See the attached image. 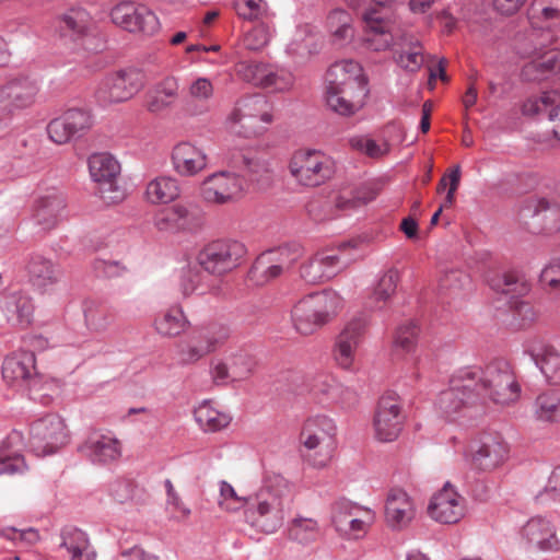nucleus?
<instances>
[{"label": "nucleus", "instance_id": "f257e3e1", "mask_svg": "<svg viewBox=\"0 0 560 560\" xmlns=\"http://www.w3.org/2000/svg\"><path fill=\"white\" fill-rule=\"evenodd\" d=\"M291 502L292 485L279 474L269 475L255 502L245 509V521L262 533H275L282 526Z\"/></svg>", "mask_w": 560, "mask_h": 560}, {"label": "nucleus", "instance_id": "f03ea898", "mask_svg": "<svg viewBox=\"0 0 560 560\" xmlns=\"http://www.w3.org/2000/svg\"><path fill=\"white\" fill-rule=\"evenodd\" d=\"M273 122V107L262 94L240 97L226 117L229 128L245 138L265 133Z\"/></svg>", "mask_w": 560, "mask_h": 560}, {"label": "nucleus", "instance_id": "7ed1b4c3", "mask_svg": "<svg viewBox=\"0 0 560 560\" xmlns=\"http://www.w3.org/2000/svg\"><path fill=\"white\" fill-rule=\"evenodd\" d=\"M343 307L342 298L335 291L313 293L301 299L292 308L295 329L310 335L326 325Z\"/></svg>", "mask_w": 560, "mask_h": 560}, {"label": "nucleus", "instance_id": "20e7f679", "mask_svg": "<svg viewBox=\"0 0 560 560\" xmlns=\"http://www.w3.org/2000/svg\"><path fill=\"white\" fill-rule=\"evenodd\" d=\"M468 369L478 371L472 388L479 399L488 397L498 405H510L518 399L521 387L506 360L495 359L483 370L470 366Z\"/></svg>", "mask_w": 560, "mask_h": 560}, {"label": "nucleus", "instance_id": "39448f33", "mask_svg": "<svg viewBox=\"0 0 560 560\" xmlns=\"http://www.w3.org/2000/svg\"><path fill=\"white\" fill-rule=\"evenodd\" d=\"M336 424L326 416L307 419L300 434V442L307 453L303 457L313 467H325L335 448Z\"/></svg>", "mask_w": 560, "mask_h": 560}, {"label": "nucleus", "instance_id": "423d86ee", "mask_svg": "<svg viewBox=\"0 0 560 560\" xmlns=\"http://www.w3.org/2000/svg\"><path fill=\"white\" fill-rule=\"evenodd\" d=\"M477 370L460 369L452 375L447 389L440 393L436 407L441 415L454 420L479 400L472 386L476 385Z\"/></svg>", "mask_w": 560, "mask_h": 560}, {"label": "nucleus", "instance_id": "0eeeda50", "mask_svg": "<svg viewBox=\"0 0 560 560\" xmlns=\"http://www.w3.org/2000/svg\"><path fill=\"white\" fill-rule=\"evenodd\" d=\"M491 288L497 292L510 295L509 304L512 313V325L516 328H525L534 324L538 313L534 306L521 296L529 292L527 281L516 272H505L497 279L491 280Z\"/></svg>", "mask_w": 560, "mask_h": 560}, {"label": "nucleus", "instance_id": "6e6552de", "mask_svg": "<svg viewBox=\"0 0 560 560\" xmlns=\"http://www.w3.org/2000/svg\"><path fill=\"white\" fill-rule=\"evenodd\" d=\"M145 83L147 75L142 70L126 68L103 78L95 91V97L104 105L127 102L138 94Z\"/></svg>", "mask_w": 560, "mask_h": 560}, {"label": "nucleus", "instance_id": "1a4fd4ad", "mask_svg": "<svg viewBox=\"0 0 560 560\" xmlns=\"http://www.w3.org/2000/svg\"><path fill=\"white\" fill-rule=\"evenodd\" d=\"M289 170L298 183L315 187L334 175L335 163L319 150H299L292 155Z\"/></svg>", "mask_w": 560, "mask_h": 560}, {"label": "nucleus", "instance_id": "9d476101", "mask_svg": "<svg viewBox=\"0 0 560 560\" xmlns=\"http://www.w3.org/2000/svg\"><path fill=\"white\" fill-rule=\"evenodd\" d=\"M246 255L243 243L218 240L206 245L198 254L200 267L208 273L223 276L237 268Z\"/></svg>", "mask_w": 560, "mask_h": 560}, {"label": "nucleus", "instance_id": "9b49d317", "mask_svg": "<svg viewBox=\"0 0 560 560\" xmlns=\"http://www.w3.org/2000/svg\"><path fill=\"white\" fill-rule=\"evenodd\" d=\"M28 445L36 456L56 453L67 443L68 434L63 420L54 413H48L30 425Z\"/></svg>", "mask_w": 560, "mask_h": 560}, {"label": "nucleus", "instance_id": "f8f14e48", "mask_svg": "<svg viewBox=\"0 0 560 560\" xmlns=\"http://www.w3.org/2000/svg\"><path fill=\"white\" fill-rule=\"evenodd\" d=\"M376 197V192L370 188L352 189L345 188L339 190L331 201H312L307 206L308 214L315 221L331 220L337 217V212L352 211Z\"/></svg>", "mask_w": 560, "mask_h": 560}, {"label": "nucleus", "instance_id": "ddd939ff", "mask_svg": "<svg viewBox=\"0 0 560 560\" xmlns=\"http://www.w3.org/2000/svg\"><path fill=\"white\" fill-rule=\"evenodd\" d=\"M89 172L98 184L100 197L106 203H117L125 198V191L117 184L119 163L108 153H95L89 158Z\"/></svg>", "mask_w": 560, "mask_h": 560}, {"label": "nucleus", "instance_id": "4468645a", "mask_svg": "<svg viewBox=\"0 0 560 560\" xmlns=\"http://www.w3.org/2000/svg\"><path fill=\"white\" fill-rule=\"evenodd\" d=\"M112 22L130 33L153 35L160 30L156 15L145 5L124 0L114 5L109 13Z\"/></svg>", "mask_w": 560, "mask_h": 560}, {"label": "nucleus", "instance_id": "2eb2a0df", "mask_svg": "<svg viewBox=\"0 0 560 560\" xmlns=\"http://www.w3.org/2000/svg\"><path fill=\"white\" fill-rule=\"evenodd\" d=\"M154 225L164 233H195L202 228L203 215L196 206L175 203L155 214Z\"/></svg>", "mask_w": 560, "mask_h": 560}, {"label": "nucleus", "instance_id": "dca6fc26", "mask_svg": "<svg viewBox=\"0 0 560 560\" xmlns=\"http://www.w3.org/2000/svg\"><path fill=\"white\" fill-rule=\"evenodd\" d=\"M245 192L244 179L235 173L221 171L206 177L200 186L205 201L213 205L234 202Z\"/></svg>", "mask_w": 560, "mask_h": 560}, {"label": "nucleus", "instance_id": "f3484780", "mask_svg": "<svg viewBox=\"0 0 560 560\" xmlns=\"http://www.w3.org/2000/svg\"><path fill=\"white\" fill-rule=\"evenodd\" d=\"M509 444L498 433L483 434L469 446L471 466L480 471L497 469L509 458Z\"/></svg>", "mask_w": 560, "mask_h": 560}, {"label": "nucleus", "instance_id": "a211bd4d", "mask_svg": "<svg viewBox=\"0 0 560 560\" xmlns=\"http://www.w3.org/2000/svg\"><path fill=\"white\" fill-rule=\"evenodd\" d=\"M523 211L532 219L530 231L535 234L560 232V203L544 196H532L524 201Z\"/></svg>", "mask_w": 560, "mask_h": 560}, {"label": "nucleus", "instance_id": "6ab92c4d", "mask_svg": "<svg viewBox=\"0 0 560 560\" xmlns=\"http://www.w3.org/2000/svg\"><path fill=\"white\" fill-rule=\"evenodd\" d=\"M35 352H13L2 364V376L10 384H20L30 390L31 398L37 399L40 377L35 370Z\"/></svg>", "mask_w": 560, "mask_h": 560}, {"label": "nucleus", "instance_id": "aec40b11", "mask_svg": "<svg viewBox=\"0 0 560 560\" xmlns=\"http://www.w3.org/2000/svg\"><path fill=\"white\" fill-rule=\"evenodd\" d=\"M56 31L61 38L79 43L96 32V22L82 7H72L56 18Z\"/></svg>", "mask_w": 560, "mask_h": 560}, {"label": "nucleus", "instance_id": "412c9836", "mask_svg": "<svg viewBox=\"0 0 560 560\" xmlns=\"http://www.w3.org/2000/svg\"><path fill=\"white\" fill-rule=\"evenodd\" d=\"M89 110L71 108L59 117L54 118L47 126L49 139L57 144L69 142L75 135L85 132L92 127Z\"/></svg>", "mask_w": 560, "mask_h": 560}, {"label": "nucleus", "instance_id": "4be33fe9", "mask_svg": "<svg viewBox=\"0 0 560 560\" xmlns=\"http://www.w3.org/2000/svg\"><path fill=\"white\" fill-rule=\"evenodd\" d=\"M404 417L398 398L394 395L381 397L374 416L375 435L381 442L396 440L401 431Z\"/></svg>", "mask_w": 560, "mask_h": 560}, {"label": "nucleus", "instance_id": "5701e85b", "mask_svg": "<svg viewBox=\"0 0 560 560\" xmlns=\"http://www.w3.org/2000/svg\"><path fill=\"white\" fill-rule=\"evenodd\" d=\"M429 515L443 524H455L465 514V499L459 495L450 482H446L431 500Z\"/></svg>", "mask_w": 560, "mask_h": 560}, {"label": "nucleus", "instance_id": "b1692460", "mask_svg": "<svg viewBox=\"0 0 560 560\" xmlns=\"http://www.w3.org/2000/svg\"><path fill=\"white\" fill-rule=\"evenodd\" d=\"M80 451L93 464H108L121 456V444L112 432L94 431L80 446Z\"/></svg>", "mask_w": 560, "mask_h": 560}, {"label": "nucleus", "instance_id": "393cba45", "mask_svg": "<svg viewBox=\"0 0 560 560\" xmlns=\"http://www.w3.org/2000/svg\"><path fill=\"white\" fill-rule=\"evenodd\" d=\"M364 23L363 43L366 48L382 51L393 44V23L376 9L366 10L362 15Z\"/></svg>", "mask_w": 560, "mask_h": 560}, {"label": "nucleus", "instance_id": "a878e982", "mask_svg": "<svg viewBox=\"0 0 560 560\" xmlns=\"http://www.w3.org/2000/svg\"><path fill=\"white\" fill-rule=\"evenodd\" d=\"M172 165L180 176H195L207 168L206 152L191 142H179L172 151Z\"/></svg>", "mask_w": 560, "mask_h": 560}, {"label": "nucleus", "instance_id": "bb28decb", "mask_svg": "<svg viewBox=\"0 0 560 560\" xmlns=\"http://www.w3.org/2000/svg\"><path fill=\"white\" fill-rule=\"evenodd\" d=\"M254 368V361L248 352H232L224 360L212 362V376L217 384L228 381H240L247 377Z\"/></svg>", "mask_w": 560, "mask_h": 560}, {"label": "nucleus", "instance_id": "cd10ccee", "mask_svg": "<svg viewBox=\"0 0 560 560\" xmlns=\"http://www.w3.org/2000/svg\"><path fill=\"white\" fill-rule=\"evenodd\" d=\"M521 536L530 547L542 551L558 550L559 548L555 526L541 516L528 520L522 527Z\"/></svg>", "mask_w": 560, "mask_h": 560}, {"label": "nucleus", "instance_id": "c85d7f7f", "mask_svg": "<svg viewBox=\"0 0 560 560\" xmlns=\"http://www.w3.org/2000/svg\"><path fill=\"white\" fill-rule=\"evenodd\" d=\"M368 96L366 88H342L336 90H326L327 106L335 113L342 116H351L359 112Z\"/></svg>", "mask_w": 560, "mask_h": 560}, {"label": "nucleus", "instance_id": "c756f323", "mask_svg": "<svg viewBox=\"0 0 560 560\" xmlns=\"http://www.w3.org/2000/svg\"><path fill=\"white\" fill-rule=\"evenodd\" d=\"M416 510L411 498L401 489H392L385 503L387 524L396 529L406 527L415 517Z\"/></svg>", "mask_w": 560, "mask_h": 560}, {"label": "nucleus", "instance_id": "7c9ffc66", "mask_svg": "<svg viewBox=\"0 0 560 560\" xmlns=\"http://www.w3.org/2000/svg\"><path fill=\"white\" fill-rule=\"evenodd\" d=\"M326 90L342 88H366L362 67L353 60H341L335 62L326 74Z\"/></svg>", "mask_w": 560, "mask_h": 560}, {"label": "nucleus", "instance_id": "2f4dec72", "mask_svg": "<svg viewBox=\"0 0 560 560\" xmlns=\"http://www.w3.org/2000/svg\"><path fill=\"white\" fill-rule=\"evenodd\" d=\"M66 218L67 201L61 192L54 191L37 200L35 219L44 230L54 229Z\"/></svg>", "mask_w": 560, "mask_h": 560}, {"label": "nucleus", "instance_id": "473e14b6", "mask_svg": "<svg viewBox=\"0 0 560 560\" xmlns=\"http://www.w3.org/2000/svg\"><path fill=\"white\" fill-rule=\"evenodd\" d=\"M38 85L28 78H18L0 86V103L8 102L16 109H24L35 103Z\"/></svg>", "mask_w": 560, "mask_h": 560}, {"label": "nucleus", "instance_id": "72a5a7b5", "mask_svg": "<svg viewBox=\"0 0 560 560\" xmlns=\"http://www.w3.org/2000/svg\"><path fill=\"white\" fill-rule=\"evenodd\" d=\"M26 270L30 282L42 292L51 290L61 278L58 265L42 255H33L26 265Z\"/></svg>", "mask_w": 560, "mask_h": 560}, {"label": "nucleus", "instance_id": "f704fd0d", "mask_svg": "<svg viewBox=\"0 0 560 560\" xmlns=\"http://www.w3.org/2000/svg\"><path fill=\"white\" fill-rule=\"evenodd\" d=\"M394 59L396 63L408 72H417L425 61L424 48L413 35L405 34L395 44Z\"/></svg>", "mask_w": 560, "mask_h": 560}, {"label": "nucleus", "instance_id": "c9c22d12", "mask_svg": "<svg viewBox=\"0 0 560 560\" xmlns=\"http://www.w3.org/2000/svg\"><path fill=\"white\" fill-rule=\"evenodd\" d=\"M178 95V79L174 75L165 77L148 93L145 108L153 114L162 113L173 106Z\"/></svg>", "mask_w": 560, "mask_h": 560}, {"label": "nucleus", "instance_id": "e433bc0d", "mask_svg": "<svg viewBox=\"0 0 560 560\" xmlns=\"http://www.w3.org/2000/svg\"><path fill=\"white\" fill-rule=\"evenodd\" d=\"M1 308L8 323L21 327L32 324L34 305L28 295L21 292L11 293L4 298Z\"/></svg>", "mask_w": 560, "mask_h": 560}, {"label": "nucleus", "instance_id": "4c0bfd02", "mask_svg": "<svg viewBox=\"0 0 560 560\" xmlns=\"http://www.w3.org/2000/svg\"><path fill=\"white\" fill-rule=\"evenodd\" d=\"M214 96V85L209 78L198 77L187 88L188 102L186 112L190 116L205 115L209 112V103Z\"/></svg>", "mask_w": 560, "mask_h": 560}, {"label": "nucleus", "instance_id": "58836bf2", "mask_svg": "<svg viewBox=\"0 0 560 560\" xmlns=\"http://www.w3.org/2000/svg\"><path fill=\"white\" fill-rule=\"evenodd\" d=\"M60 537V547L68 551L70 560H96V552L83 530L72 526L65 527Z\"/></svg>", "mask_w": 560, "mask_h": 560}, {"label": "nucleus", "instance_id": "ea45409f", "mask_svg": "<svg viewBox=\"0 0 560 560\" xmlns=\"http://www.w3.org/2000/svg\"><path fill=\"white\" fill-rule=\"evenodd\" d=\"M368 320L363 316H355L346 323L336 337L338 350H357L366 346Z\"/></svg>", "mask_w": 560, "mask_h": 560}, {"label": "nucleus", "instance_id": "a19ab883", "mask_svg": "<svg viewBox=\"0 0 560 560\" xmlns=\"http://www.w3.org/2000/svg\"><path fill=\"white\" fill-rule=\"evenodd\" d=\"M231 163L242 170L252 182L258 180L268 173V165L262 152L257 149L248 148L234 151L231 155Z\"/></svg>", "mask_w": 560, "mask_h": 560}, {"label": "nucleus", "instance_id": "79ce46f5", "mask_svg": "<svg viewBox=\"0 0 560 560\" xmlns=\"http://www.w3.org/2000/svg\"><path fill=\"white\" fill-rule=\"evenodd\" d=\"M180 196V186L172 176H158L151 179L145 187L144 197L151 205H165Z\"/></svg>", "mask_w": 560, "mask_h": 560}, {"label": "nucleus", "instance_id": "37998d69", "mask_svg": "<svg viewBox=\"0 0 560 560\" xmlns=\"http://www.w3.org/2000/svg\"><path fill=\"white\" fill-rule=\"evenodd\" d=\"M189 325L179 305H173L156 315L153 322L156 332L164 337H176L184 332Z\"/></svg>", "mask_w": 560, "mask_h": 560}, {"label": "nucleus", "instance_id": "c03bdc74", "mask_svg": "<svg viewBox=\"0 0 560 560\" xmlns=\"http://www.w3.org/2000/svg\"><path fill=\"white\" fill-rule=\"evenodd\" d=\"M354 247V242H343L336 248H326L316 253L328 280L348 267L351 259L347 250Z\"/></svg>", "mask_w": 560, "mask_h": 560}, {"label": "nucleus", "instance_id": "a18cd8bd", "mask_svg": "<svg viewBox=\"0 0 560 560\" xmlns=\"http://www.w3.org/2000/svg\"><path fill=\"white\" fill-rule=\"evenodd\" d=\"M19 441L20 434L13 432L0 443V475H14L26 469L24 457L12 450Z\"/></svg>", "mask_w": 560, "mask_h": 560}, {"label": "nucleus", "instance_id": "49530a36", "mask_svg": "<svg viewBox=\"0 0 560 560\" xmlns=\"http://www.w3.org/2000/svg\"><path fill=\"white\" fill-rule=\"evenodd\" d=\"M534 27L556 25L560 22V0H535L529 12Z\"/></svg>", "mask_w": 560, "mask_h": 560}, {"label": "nucleus", "instance_id": "de8ad7c7", "mask_svg": "<svg viewBox=\"0 0 560 560\" xmlns=\"http://www.w3.org/2000/svg\"><path fill=\"white\" fill-rule=\"evenodd\" d=\"M317 50V36L305 25L296 28L288 44L287 51L295 58H306Z\"/></svg>", "mask_w": 560, "mask_h": 560}, {"label": "nucleus", "instance_id": "09e8293b", "mask_svg": "<svg viewBox=\"0 0 560 560\" xmlns=\"http://www.w3.org/2000/svg\"><path fill=\"white\" fill-rule=\"evenodd\" d=\"M116 313L110 306L89 302L84 310V319L89 329L94 331H103L107 329L115 320Z\"/></svg>", "mask_w": 560, "mask_h": 560}, {"label": "nucleus", "instance_id": "8fccbe9b", "mask_svg": "<svg viewBox=\"0 0 560 560\" xmlns=\"http://www.w3.org/2000/svg\"><path fill=\"white\" fill-rule=\"evenodd\" d=\"M194 416L198 424L206 431H219L225 428L231 421L229 415L214 409L207 401L195 409Z\"/></svg>", "mask_w": 560, "mask_h": 560}, {"label": "nucleus", "instance_id": "3c124183", "mask_svg": "<svg viewBox=\"0 0 560 560\" xmlns=\"http://www.w3.org/2000/svg\"><path fill=\"white\" fill-rule=\"evenodd\" d=\"M289 538L302 545L315 541L319 536L318 522L311 517H294L289 525Z\"/></svg>", "mask_w": 560, "mask_h": 560}, {"label": "nucleus", "instance_id": "603ef678", "mask_svg": "<svg viewBox=\"0 0 560 560\" xmlns=\"http://www.w3.org/2000/svg\"><path fill=\"white\" fill-rule=\"evenodd\" d=\"M422 339L419 326L412 320L397 326L392 335L393 346L402 350L423 347Z\"/></svg>", "mask_w": 560, "mask_h": 560}, {"label": "nucleus", "instance_id": "864d4df0", "mask_svg": "<svg viewBox=\"0 0 560 560\" xmlns=\"http://www.w3.org/2000/svg\"><path fill=\"white\" fill-rule=\"evenodd\" d=\"M271 66L259 61H240L235 72L240 79L255 86L265 89Z\"/></svg>", "mask_w": 560, "mask_h": 560}, {"label": "nucleus", "instance_id": "5fc2aeb1", "mask_svg": "<svg viewBox=\"0 0 560 560\" xmlns=\"http://www.w3.org/2000/svg\"><path fill=\"white\" fill-rule=\"evenodd\" d=\"M546 380L560 384V352H527Z\"/></svg>", "mask_w": 560, "mask_h": 560}, {"label": "nucleus", "instance_id": "6e6d98bb", "mask_svg": "<svg viewBox=\"0 0 560 560\" xmlns=\"http://www.w3.org/2000/svg\"><path fill=\"white\" fill-rule=\"evenodd\" d=\"M535 406L539 420L550 422L560 420V393L548 392L539 395Z\"/></svg>", "mask_w": 560, "mask_h": 560}, {"label": "nucleus", "instance_id": "4d7b16f0", "mask_svg": "<svg viewBox=\"0 0 560 560\" xmlns=\"http://www.w3.org/2000/svg\"><path fill=\"white\" fill-rule=\"evenodd\" d=\"M399 273L397 270H388L378 281L371 301L376 308H382L396 292Z\"/></svg>", "mask_w": 560, "mask_h": 560}, {"label": "nucleus", "instance_id": "13d9d810", "mask_svg": "<svg viewBox=\"0 0 560 560\" xmlns=\"http://www.w3.org/2000/svg\"><path fill=\"white\" fill-rule=\"evenodd\" d=\"M361 511V506L347 500L339 499L331 504L330 518L336 530L345 529L346 522L355 516Z\"/></svg>", "mask_w": 560, "mask_h": 560}, {"label": "nucleus", "instance_id": "bf43d9fd", "mask_svg": "<svg viewBox=\"0 0 560 560\" xmlns=\"http://www.w3.org/2000/svg\"><path fill=\"white\" fill-rule=\"evenodd\" d=\"M250 272L254 278H261V282H265L279 277L283 272V269L276 262L272 256L266 252L256 259Z\"/></svg>", "mask_w": 560, "mask_h": 560}, {"label": "nucleus", "instance_id": "052dcab7", "mask_svg": "<svg viewBox=\"0 0 560 560\" xmlns=\"http://www.w3.org/2000/svg\"><path fill=\"white\" fill-rule=\"evenodd\" d=\"M351 147L372 159H378L389 152V144L386 141L376 142L369 137H354L350 140Z\"/></svg>", "mask_w": 560, "mask_h": 560}, {"label": "nucleus", "instance_id": "680f3d73", "mask_svg": "<svg viewBox=\"0 0 560 560\" xmlns=\"http://www.w3.org/2000/svg\"><path fill=\"white\" fill-rule=\"evenodd\" d=\"M271 32L267 24H258L248 31L243 38V45L247 50L258 51L266 47L270 40Z\"/></svg>", "mask_w": 560, "mask_h": 560}, {"label": "nucleus", "instance_id": "e2e57ef3", "mask_svg": "<svg viewBox=\"0 0 560 560\" xmlns=\"http://www.w3.org/2000/svg\"><path fill=\"white\" fill-rule=\"evenodd\" d=\"M278 265L283 269H289L304 254V249L300 244H288L277 249L268 252Z\"/></svg>", "mask_w": 560, "mask_h": 560}, {"label": "nucleus", "instance_id": "0e129e2a", "mask_svg": "<svg viewBox=\"0 0 560 560\" xmlns=\"http://www.w3.org/2000/svg\"><path fill=\"white\" fill-rule=\"evenodd\" d=\"M205 276L197 269L186 270L180 280V290L185 296L194 293L206 294L209 288L203 283Z\"/></svg>", "mask_w": 560, "mask_h": 560}, {"label": "nucleus", "instance_id": "69168bd1", "mask_svg": "<svg viewBox=\"0 0 560 560\" xmlns=\"http://www.w3.org/2000/svg\"><path fill=\"white\" fill-rule=\"evenodd\" d=\"M542 103L547 106V115L551 125V133L560 141V92L551 91L544 97Z\"/></svg>", "mask_w": 560, "mask_h": 560}, {"label": "nucleus", "instance_id": "338daca9", "mask_svg": "<svg viewBox=\"0 0 560 560\" xmlns=\"http://www.w3.org/2000/svg\"><path fill=\"white\" fill-rule=\"evenodd\" d=\"M300 277L310 284H319L328 281L316 254L301 265Z\"/></svg>", "mask_w": 560, "mask_h": 560}, {"label": "nucleus", "instance_id": "774afa93", "mask_svg": "<svg viewBox=\"0 0 560 560\" xmlns=\"http://www.w3.org/2000/svg\"><path fill=\"white\" fill-rule=\"evenodd\" d=\"M540 282L550 292L560 293V257L552 258L540 272Z\"/></svg>", "mask_w": 560, "mask_h": 560}]
</instances>
